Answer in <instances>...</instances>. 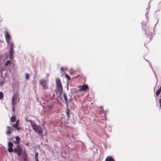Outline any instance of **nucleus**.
Here are the masks:
<instances>
[{
  "label": "nucleus",
  "mask_w": 161,
  "mask_h": 161,
  "mask_svg": "<svg viewBox=\"0 0 161 161\" xmlns=\"http://www.w3.org/2000/svg\"><path fill=\"white\" fill-rule=\"evenodd\" d=\"M16 120V117L15 116H12L10 118V121L11 122H14Z\"/></svg>",
  "instance_id": "nucleus-15"
},
{
  "label": "nucleus",
  "mask_w": 161,
  "mask_h": 161,
  "mask_svg": "<svg viewBox=\"0 0 161 161\" xmlns=\"http://www.w3.org/2000/svg\"><path fill=\"white\" fill-rule=\"evenodd\" d=\"M146 16L147 15V14H145Z\"/></svg>",
  "instance_id": "nucleus-35"
},
{
  "label": "nucleus",
  "mask_w": 161,
  "mask_h": 161,
  "mask_svg": "<svg viewBox=\"0 0 161 161\" xmlns=\"http://www.w3.org/2000/svg\"><path fill=\"white\" fill-rule=\"evenodd\" d=\"M148 34L149 36H148V37L149 38V40H152V33L151 32H149L148 31Z\"/></svg>",
  "instance_id": "nucleus-18"
},
{
  "label": "nucleus",
  "mask_w": 161,
  "mask_h": 161,
  "mask_svg": "<svg viewBox=\"0 0 161 161\" xmlns=\"http://www.w3.org/2000/svg\"><path fill=\"white\" fill-rule=\"evenodd\" d=\"M3 97V92H0V99H2Z\"/></svg>",
  "instance_id": "nucleus-21"
},
{
  "label": "nucleus",
  "mask_w": 161,
  "mask_h": 161,
  "mask_svg": "<svg viewBox=\"0 0 161 161\" xmlns=\"http://www.w3.org/2000/svg\"><path fill=\"white\" fill-rule=\"evenodd\" d=\"M19 123V120H17L16 121L15 124H12L11 125L14 128L15 130L19 131L20 128L18 127V125Z\"/></svg>",
  "instance_id": "nucleus-7"
},
{
  "label": "nucleus",
  "mask_w": 161,
  "mask_h": 161,
  "mask_svg": "<svg viewBox=\"0 0 161 161\" xmlns=\"http://www.w3.org/2000/svg\"><path fill=\"white\" fill-rule=\"evenodd\" d=\"M56 93L58 94L59 96H61L62 93L63 88L60 80L59 78L56 79Z\"/></svg>",
  "instance_id": "nucleus-2"
},
{
  "label": "nucleus",
  "mask_w": 161,
  "mask_h": 161,
  "mask_svg": "<svg viewBox=\"0 0 161 161\" xmlns=\"http://www.w3.org/2000/svg\"><path fill=\"white\" fill-rule=\"evenodd\" d=\"M9 44L10 47L9 50H14L13 48L14 47V43L13 42H10Z\"/></svg>",
  "instance_id": "nucleus-13"
},
{
  "label": "nucleus",
  "mask_w": 161,
  "mask_h": 161,
  "mask_svg": "<svg viewBox=\"0 0 161 161\" xmlns=\"http://www.w3.org/2000/svg\"><path fill=\"white\" fill-rule=\"evenodd\" d=\"M25 154L23 155V158L24 161H26L27 159V155L25 153V151H24Z\"/></svg>",
  "instance_id": "nucleus-16"
},
{
  "label": "nucleus",
  "mask_w": 161,
  "mask_h": 161,
  "mask_svg": "<svg viewBox=\"0 0 161 161\" xmlns=\"http://www.w3.org/2000/svg\"><path fill=\"white\" fill-rule=\"evenodd\" d=\"M149 65H150V67H152V66H151V64H150V63H149Z\"/></svg>",
  "instance_id": "nucleus-32"
},
{
  "label": "nucleus",
  "mask_w": 161,
  "mask_h": 161,
  "mask_svg": "<svg viewBox=\"0 0 161 161\" xmlns=\"http://www.w3.org/2000/svg\"><path fill=\"white\" fill-rule=\"evenodd\" d=\"M104 115H106V113H105V114H104Z\"/></svg>",
  "instance_id": "nucleus-34"
},
{
  "label": "nucleus",
  "mask_w": 161,
  "mask_h": 161,
  "mask_svg": "<svg viewBox=\"0 0 161 161\" xmlns=\"http://www.w3.org/2000/svg\"><path fill=\"white\" fill-rule=\"evenodd\" d=\"M25 79L27 80H28L29 79V75L28 74H26L25 75Z\"/></svg>",
  "instance_id": "nucleus-24"
},
{
  "label": "nucleus",
  "mask_w": 161,
  "mask_h": 161,
  "mask_svg": "<svg viewBox=\"0 0 161 161\" xmlns=\"http://www.w3.org/2000/svg\"><path fill=\"white\" fill-rule=\"evenodd\" d=\"M35 161H39L38 159L35 160Z\"/></svg>",
  "instance_id": "nucleus-31"
},
{
  "label": "nucleus",
  "mask_w": 161,
  "mask_h": 161,
  "mask_svg": "<svg viewBox=\"0 0 161 161\" xmlns=\"http://www.w3.org/2000/svg\"><path fill=\"white\" fill-rule=\"evenodd\" d=\"M60 70L61 71L63 72L64 70V69L63 67H61L60 69Z\"/></svg>",
  "instance_id": "nucleus-28"
},
{
  "label": "nucleus",
  "mask_w": 161,
  "mask_h": 161,
  "mask_svg": "<svg viewBox=\"0 0 161 161\" xmlns=\"http://www.w3.org/2000/svg\"><path fill=\"white\" fill-rule=\"evenodd\" d=\"M7 131L6 133L7 135L10 134L12 132L13 130V129L10 126H8L7 127Z\"/></svg>",
  "instance_id": "nucleus-9"
},
{
  "label": "nucleus",
  "mask_w": 161,
  "mask_h": 161,
  "mask_svg": "<svg viewBox=\"0 0 161 161\" xmlns=\"http://www.w3.org/2000/svg\"><path fill=\"white\" fill-rule=\"evenodd\" d=\"M18 95L17 94H14L12 98V108L13 111H14V106L16 104V100L18 98Z\"/></svg>",
  "instance_id": "nucleus-5"
},
{
  "label": "nucleus",
  "mask_w": 161,
  "mask_h": 161,
  "mask_svg": "<svg viewBox=\"0 0 161 161\" xmlns=\"http://www.w3.org/2000/svg\"><path fill=\"white\" fill-rule=\"evenodd\" d=\"M11 64V62L10 60H7L6 63H5V65L6 66H8L9 65H10Z\"/></svg>",
  "instance_id": "nucleus-20"
},
{
  "label": "nucleus",
  "mask_w": 161,
  "mask_h": 161,
  "mask_svg": "<svg viewBox=\"0 0 161 161\" xmlns=\"http://www.w3.org/2000/svg\"><path fill=\"white\" fill-rule=\"evenodd\" d=\"M77 75H76L75 76V77H77Z\"/></svg>",
  "instance_id": "nucleus-33"
},
{
  "label": "nucleus",
  "mask_w": 161,
  "mask_h": 161,
  "mask_svg": "<svg viewBox=\"0 0 161 161\" xmlns=\"http://www.w3.org/2000/svg\"><path fill=\"white\" fill-rule=\"evenodd\" d=\"M105 161H116L111 156H108L105 160Z\"/></svg>",
  "instance_id": "nucleus-10"
},
{
  "label": "nucleus",
  "mask_w": 161,
  "mask_h": 161,
  "mask_svg": "<svg viewBox=\"0 0 161 161\" xmlns=\"http://www.w3.org/2000/svg\"><path fill=\"white\" fill-rule=\"evenodd\" d=\"M64 99L65 101L66 102H67V97H66V95L64 93Z\"/></svg>",
  "instance_id": "nucleus-26"
},
{
  "label": "nucleus",
  "mask_w": 161,
  "mask_h": 161,
  "mask_svg": "<svg viewBox=\"0 0 161 161\" xmlns=\"http://www.w3.org/2000/svg\"><path fill=\"white\" fill-rule=\"evenodd\" d=\"M27 122H29L30 123L33 129L37 133L39 134L42 133V129L39 126L35 124L33 121L31 120H27Z\"/></svg>",
  "instance_id": "nucleus-1"
},
{
  "label": "nucleus",
  "mask_w": 161,
  "mask_h": 161,
  "mask_svg": "<svg viewBox=\"0 0 161 161\" xmlns=\"http://www.w3.org/2000/svg\"><path fill=\"white\" fill-rule=\"evenodd\" d=\"M38 153H37V152H36L35 153V160L38 159Z\"/></svg>",
  "instance_id": "nucleus-23"
},
{
  "label": "nucleus",
  "mask_w": 161,
  "mask_h": 161,
  "mask_svg": "<svg viewBox=\"0 0 161 161\" xmlns=\"http://www.w3.org/2000/svg\"><path fill=\"white\" fill-rule=\"evenodd\" d=\"M4 34L5 39L7 43L8 44H9L10 40L11 37L10 34L7 31H4Z\"/></svg>",
  "instance_id": "nucleus-6"
},
{
  "label": "nucleus",
  "mask_w": 161,
  "mask_h": 161,
  "mask_svg": "<svg viewBox=\"0 0 161 161\" xmlns=\"http://www.w3.org/2000/svg\"><path fill=\"white\" fill-rule=\"evenodd\" d=\"M13 52L14 50H9V58L12 60L13 57Z\"/></svg>",
  "instance_id": "nucleus-12"
},
{
  "label": "nucleus",
  "mask_w": 161,
  "mask_h": 161,
  "mask_svg": "<svg viewBox=\"0 0 161 161\" xmlns=\"http://www.w3.org/2000/svg\"><path fill=\"white\" fill-rule=\"evenodd\" d=\"M20 138L19 137L17 136L16 137V141L14 142V143L16 144L19 145V143L20 142Z\"/></svg>",
  "instance_id": "nucleus-11"
},
{
  "label": "nucleus",
  "mask_w": 161,
  "mask_h": 161,
  "mask_svg": "<svg viewBox=\"0 0 161 161\" xmlns=\"http://www.w3.org/2000/svg\"><path fill=\"white\" fill-rule=\"evenodd\" d=\"M157 105L159 106V108L161 109V98L159 99L158 101H157Z\"/></svg>",
  "instance_id": "nucleus-14"
},
{
  "label": "nucleus",
  "mask_w": 161,
  "mask_h": 161,
  "mask_svg": "<svg viewBox=\"0 0 161 161\" xmlns=\"http://www.w3.org/2000/svg\"><path fill=\"white\" fill-rule=\"evenodd\" d=\"M65 76L66 78L68 79H70V76L69 75L66 74Z\"/></svg>",
  "instance_id": "nucleus-27"
},
{
  "label": "nucleus",
  "mask_w": 161,
  "mask_h": 161,
  "mask_svg": "<svg viewBox=\"0 0 161 161\" xmlns=\"http://www.w3.org/2000/svg\"><path fill=\"white\" fill-rule=\"evenodd\" d=\"M147 29L146 30H145V31H146V34H147Z\"/></svg>",
  "instance_id": "nucleus-30"
},
{
  "label": "nucleus",
  "mask_w": 161,
  "mask_h": 161,
  "mask_svg": "<svg viewBox=\"0 0 161 161\" xmlns=\"http://www.w3.org/2000/svg\"><path fill=\"white\" fill-rule=\"evenodd\" d=\"M47 81L45 79H42L40 81V84L41 85L44 90H46L48 89Z\"/></svg>",
  "instance_id": "nucleus-4"
},
{
  "label": "nucleus",
  "mask_w": 161,
  "mask_h": 161,
  "mask_svg": "<svg viewBox=\"0 0 161 161\" xmlns=\"http://www.w3.org/2000/svg\"><path fill=\"white\" fill-rule=\"evenodd\" d=\"M5 83V81L4 80H1L0 81V85L1 86H2Z\"/></svg>",
  "instance_id": "nucleus-22"
},
{
  "label": "nucleus",
  "mask_w": 161,
  "mask_h": 161,
  "mask_svg": "<svg viewBox=\"0 0 161 161\" xmlns=\"http://www.w3.org/2000/svg\"><path fill=\"white\" fill-rule=\"evenodd\" d=\"M79 87L80 88L79 91L80 92L85 91L88 88V86L86 85H83L81 86H80Z\"/></svg>",
  "instance_id": "nucleus-8"
},
{
  "label": "nucleus",
  "mask_w": 161,
  "mask_h": 161,
  "mask_svg": "<svg viewBox=\"0 0 161 161\" xmlns=\"http://www.w3.org/2000/svg\"><path fill=\"white\" fill-rule=\"evenodd\" d=\"M66 114L69 117V111L68 108H67V112H66Z\"/></svg>",
  "instance_id": "nucleus-25"
},
{
  "label": "nucleus",
  "mask_w": 161,
  "mask_h": 161,
  "mask_svg": "<svg viewBox=\"0 0 161 161\" xmlns=\"http://www.w3.org/2000/svg\"><path fill=\"white\" fill-rule=\"evenodd\" d=\"M25 145H26L27 146H29V144L28 143H26L25 144Z\"/></svg>",
  "instance_id": "nucleus-29"
},
{
  "label": "nucleus",
  "mask_w": 161,
  "mask_h": 161,
  "mask_svg": "<svg viewBox=\"0 0 161 161\" xmlns=\"http://www.w3.org/2000/svg\"><path fill=\"white\" fill-rule=\"evenodd\" d=\"M8 147H13L14 146V144L12 142H9L8 143Z\"/></svg>",
  "instance_id": "nucleus-19"
},
{
  "label": "nucleus",
  "mask_w": 161,
  "mask_h": 161,
  "mask_svg": "<svg viewBox=\"0 0 161 161\" xmlns=\"http://www.w3.org/2000/svg\"><path fill=\"white\" fill-rule=\"evenodd\" d=\"M14 152L17 153L19 156H20L22 153V150L19 145H17L14 149Z\"/></svg>",
  "instance_id": "nucleus-3"
},
{
  "label": "nucleus",
  "mask_w": 161,
  "mask_h": 161,
  "mask_svg": "<svg viewBox=\"0 0 161 161\" xmlns=\"http://www.w3.org/2000/svg\"><path fill=\"white\" fill-rule=\"evenodd\" d=\"M8 152L10 153H12L13 151H14V150L13 149V147H8Z\"/></svg>",
  "instance_id": "nucleus-17"
}]
</instances>
